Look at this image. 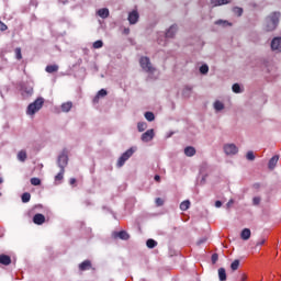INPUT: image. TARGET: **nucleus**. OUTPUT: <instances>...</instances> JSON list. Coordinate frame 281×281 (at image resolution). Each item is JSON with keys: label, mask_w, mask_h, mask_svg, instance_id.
<instances>
[{"label": "nucleus", "mask_w": 281, "mask_h": 281, "mask_svg": "<svg viewBox=\"0 0 281 281\" xmlns=\"http://www.w3.org/2000/svg\"><path fill=\"white\" fill-rule=\"evenodd\" d=\"M246 159H248V161H254L256 159V155H254V151H248L246 154Z\"/></svg>", "instance_id": "41"}, {"label": "nucleus", "mask_w": 281, "mask_h": 281, "mask_svg": "<svg viewBox=\"0 0 281 281\" xmlns=\"http://www.w3.org/2000/svg\"><path fill=\"white\" fill-rule=\"evenodd\" d=\"M148 128V124L146 122H138L137 123V131L138 133H144Z\"/></svg>", "instance_id": "29"}, {"label": "nucleus", "mask_w": 281, "mask_h": 281, "mask_svg": "<svg viewBox=\"0 0 281 281\" xmlns=\"http://www.w3.org/2000/svg\"><path fill=\"white\" fill-rule=\"evenodd\" d=\"M69 164V156L67 155V151L64 150L57 158V166L60 168V170H65Z\"/></svg>", "instance_id": "5"}, {"label": "nucleus", "mask_w": 281, "mask_h": 281, "mask_svg": "<svg viewBox=\"0 0 281 281\" xmlns=\"http://www.w3.org/2000/svg\"><path fill=\"white\" fill-rule=\"evenodd\" d=\"M140 139L142 142H144V144L153 142V139H155V130H147L145 133L142 134Z\"/></svg>", "instance_id": "7"}, {"label": "nucleus", "mask_w": 281, "mask_h": 281, "mask_svg": "<svg viewBox=\"0 0 281 281\" xmlns=\"http://www.w3.org/2000/svg\"><path fill=\"white\" fill-rule=\"evenodd\" d=\"M43 104H45V99L43 97L37 98L27 105L26 115H36V113L43 109Z\"/></svg>", "instance_id": "2"}, {"label": "nucleus", "mask_w": 281, "mask_h": 281, "mask_svg": "<svg viewBox=\"0 0 281 281\" xmlns=\"http://www.w3.org/2000/svg\"><path fill=\"white\" fill-rule=\"evenodd\" d=\"M240 238L241 240H249V238H251V229L244 228L240 233Z\"/></svg>", "instance_id": "17"}, {"label": "nucleus", "mask_w": 281, "mask_h": 281, "mask_svg": "<svg viewBox=\"0 0 281 281\" xmlns=\"http://www.w3.org/2000/svg\"><path fill=\"white\" fill-rule=\"evenodd\" d=\"M21 93L23 98H32L34 95V87L30 83H24L21 87Z\"/></svg>", "instance_id": "6"}, {"label": "nucleus", "mask_w": 281, "mask_h": 281, "mask_svg": "<svg viewBox=\"0 0 281 281\" xmlns=\"http://www.w3.org/2000/svg\"><path fill=\"white\" fill-rule=\"evenodd\" d=\"M92 47H93L94 49H102V47H104V42H102V40L95 41V42L92 44Z\"/></svg>", "instance_id": "33"}, {"label": "nucleus", "mask_w": 281, "mask_h": 281, "mask_svg": "<svg viewBox=\"0 0 281 281\" xmlns=\"http://www.w3.org/2000/svg\"><path fill=\"white\" fill-rule=\"evenodd\" d=\"M260 196H255L254 199H252V204L254 205H260Z\"/></svg>", "instance_id": "46"}, {"label": "nucleus", "mask_w": 281, "mask_h": 281, "mask_svg": "<svg viewBox=\"0 0 281 281\" xmlns=\"http://www.w3.org/2000/svg\"><path fill=\"white\" fill-rule=\"evenodd\" d=\"M238 267H240V260L236 259L231 263L232 271H237Z\"/></svg>", "instance_id": "36"}, {"label": "nucleus", "mask_w": 281, "mask_h": 281, "mask_svg": "<svg viewBox=\"0 0 281 281\" xmlns=\"http://www.w3.org/2000/svg\"><path fill=\"white\" fill-rule=\"evenodd\" d=\"M154 179H155V181H161V177H160L159 175H156V176L154 177Z\"/></svg>", "instance_id": "51"}, {"label": "nucleus", "mask_w": 281, "mask_h": 281, "mask_svg": "<svg viewBox=\"0 0 281 281\" xmlns=\"http://www.w3.org/2000/svg\"><path fill=\"white\" fill-rule=\"evenodd\" d=\"M109 9L106 8H103V9H99L98 10V15L101 18V19H109Z\"/></svg>", "instance_id": "24"}, {"label": "nucleus", "mask_w": 281, "mask_h": 281, "mask_svg": "<svg viewBox=\"0 0 281 281\" xmlns=\"http://www.w3.org/2000/svg\"><path fill=\"white\" fill-rule=\"evenodd\" d=\"M113 238H120V240H128L131 235H128L126 231H120L113 233Z\"/></svg>", "instance_id": "12"}, {"label": "nucleus", "mask_w": 281, "mask_h": 281, "mask_svg": "<svg viewBox=\"0 0 281 281\" xmlns=\"http://www.w3.org/2000/svg\"><path fill=\"white\" fill-rule=\"evenodd\" d=\"M157 207H161V205H164V200L161 198H157L155 201Z\"/></svg>", "instance_id": "44"}, {"label": "nucleus", "mask_w": 281, "mask_h": 281, "mask_svg": "<svg viewBox=\"0 0 281 281\" xmlns=\"http://www.w3.org/2000/svg\"><path fill=\"white\" fill-rule=\"evenodd\" d=\"M18 159L19 161H21L22 164L25 162V160L27 159V153L25 150H20L18 153Z\"/></svg>", "instance_id": "28"}, {"label": "nucleus", "mask_w": 281, "mask_h": 281, "mask_svg": "<svg viewBox=\"0 0 281 281\" xmlns=\"http://www.w3.org/2000/svg\"><path fill=\"white\" fill-rule=\"evenodd\" d=\"M212 265H216L218 262V254L214 252L211 257Z\"/></svg>", "instance_id": "43"}, {"label": "nucleus", "mask_w": 281, "mask_h": 281, "mask_svg": "<svg viewBox=\"0 0 281 281\" xmlns=\"http://www.w3.org/2000/svg\"><path fill=\"white\" fill-rule=\"evenodd\" d=\"M74 106V103L71 101H68L66 103L61 104V111L63 113H69L71 111V108Z\"/></svg>", "instance_id": "23"}, {"label": "nucleus", "mask_w": 281, "mask_h": 281, "mask_svg": "<svg viewBox=\"0 0 281 281\" xmlns=\"http://www.w3.org/2000/svg\"><path fill=\"white\" fill-rule=\"evenodd\" d=\"M123 33L128 35V34H131V30L130 29H124Z\"/></svg>", "instance_id": "53"}, {"label": "nucleus", "mask_w": 281, "mask_h": 281, "mask_svg": "<svg viewBox=\"0 0 281 281\" xmlns=\"http://www.w3.org/2000/svg\"><path fill=\"white\" fill-rule=\"evenodd\" d=\"M21 199H22V203H30V199H32V194H30V192H24Z\"/></svg>", "instance_id": "31"}, {"label": "nucleus", "mask_w": 281, "mask_h": 281, "mask_svg": "<svg viewBox=\"0 0 281 281\" xmlns=\"http://www.w3.org/2000/svg\"><path fill=\"white\" fill-rule=\"evenodd\" d=\"M215 25H221V27H232V22L226 20H217L215 21Z\"/></svg>", "instance_id": "25"}, {"label": "nucleus", "mask_w": 281, "mask_h": 281, "mask_svg": "<svg viewBox=\"0 0 281 281\" xmlns=\"http://www.w3.org/2000/svg\"><path fill=\"white\" fill-rule=\"evenodd\" d=\"M280 12H272L269 16L266 18V30L267 32H273L280 23Z\"/></svg>", "instance_id": "1"}, {"label": "nucleus", "mask_w": 281, "mask_h": 281, "mask_svg": "<svg viewBox=\"0 0 281 281\" xmlns=\"http://www.w3.org/2000/svg\"><path fill=\"white\" fill-rule=\"evenodd\" d=\"M213 109L216 111V113H221V111H223V109H225V104L218 100H216L213 103Z\"/></svg>", "instance_id": "22"}, {"label": "nucleus", "mask_w": 281, "mask_h": 281, "mask_svg": "<svg viewBox=\"0 0 281 281\" xmlns=\"http://www.w3.org/2000/svg\"><path fill=\"white\" fill-rule=\"evenodd\" d=\"M33 223L35 225H43V223H45V215L41 214V213H36L33 216Z\"/></svg>", "instance_id": "13"}, {"label": "nucleus", "mask_w": 281, "mask_h": 281, "mask_svg": "<svg viewBox=\"0 0 281 281\" xmlns=\"http://www.w3.org/2000/svg\"><path fill=\"white\" fill-rule=\"evenodd\" d=\"M225 155H237L238 147L235 144H226L224 145Z\"/></svg>", "instance_id": "8"}, {"label": "nucleus", "mask_w": 281, "mask_h": 281, "mask_svg": "<svg viewBox=\"0 0 281 281\" xmlns=\"http://www.w3.org/2000/svg\"><path fill=\"white\" fill-rule=\"evenodd\" d=\"M146 245L148 247V249H155V247L157 246V240L150 238L147 239Z\"/></svg>", "instance_id": "32"}, {"label": "nucleus", "mask_w": 281, "mask_h": 281, "mask_svg": "<svg viewBox=\"0 0 281 281\" xmlns=\"http://www.w3.org/2000/svg\"><path fill=\"white\" fill-rule=\"evenodd\" d=\"M31 186H41L40 178H31Z\"/></svg>", "instance_id": "42"}, {"label": "nucleus", "mask_w": 281, "mask_h": 281, "mask_svg": "<svg viewBox=\"0 0 281 281\" xmlns=\"http://www.w3.org/2000/svg\"><path fill=\"white\" fill-rule=\"evenodd\" d=\"M215 207H223V202L221 200L215 201Z\"/></svg>", "instance_id": "47"}, {"label": "nucleus", "mask_w": 281, "mask_h": 281, "mask_svg": "<svg viewBox=\"0 0 281 281\" xmlns=\"http://www.w3.org/2000/svg\"><path fill=\"white\" fill-rule=\"evenodd\" d=\"M218 280L220 281L227 280V272L225 271V268H220L218 269Z\"/></svg>", "instance_id": "26"}, {"label": "nucleus", "mask_w": 281, "mask_h": 281, "mask_svg": "<svg viewBox=\"0 0 281 281\" xmlns=\"http://www.w3.org/2000/svg\"><path fill=\"white\" fill-rule=\"evenodd\" d=\"M271 49L272 52H281V37H274L271 41Z\"/></svg>", "instance_id": "10"}, {"label": "nucleus", "mask_w": 281, "mask_h": 281, "mask_svg": "<svg viewBox=\"0 0 281 281\" xmlns=\"http://www.w3.org/2000/svg\"><path fill=\"white\" fill-rule=\"evenodd\" d=\"M280 160V156L274 155L268 162L269 170H273L276 166H278V161Z\"/></svg>", "instance_id": "15"}, {"label": "nucleus", "mask_w": 281, "mask_h": 281, "mask_svg": "<svg viewBox=\"0 0 281 281\" xmlns=\"http://www.w3.org/2000/svg\"><path fill=\"white\" fill-rule=\"evenodd\" d=\"M12 263V258L8 255H0V265H4V267H8Z\"/></svg>", "instance_id": "16"}, {"label": "nucleus", "mask_w": 281, "mask_h": 281, "mask_svg": "<svg viewBox=\"0 0 281 281\" xmlns=\"http://www.w3.org/2000/svg\"><path fill=\"white\" fill-rule=\"evenodd\" d=\"M91 269V260H85L79 265V271H89Z\"/></svg>", "instance_id": "19"}, {"label": "nucleus", "mask_w": 281, "mask_h": 281, "mask_svg": "<svg viewBox=\"0 0 281 281\" xmlns=\"http://www.w3.org/2000/svg\"><path fill=\"white\" fill-rule=\"evenodd\" d=\"M192 89H193V87L190 85L184 86V88L182 90L183 98H190V95H192Z\"/></svg>", "instance_id": "21"}, {"label": "nucleus", "mask_w": 281, "mask_h": 281, "mask_svg": "<svg viewBox=\"0 0 281 281\" xmlns=\"http://www.w3.org/2000/svg\"><path fill=\"white\" fill-rule=\"evenodd\" d=\"M106 95H109V92L106 91V89H101L98 91L97 95L93 99L94 103L100 102V98H106Z\"/></svg>", "instance_id": "14"}, {"label": "nucleus", "mask_w": 281, "mask_h": 281, "mask_svg": "<svg viewBox=\"0 0 281 281\" xmlns=\"http://www.w3.org/2000/svg\"><path fill=\"white\" fill-rule=\"evenodd\" d=\"M134 154H135V149L133 147H131L125 153H123L122 156L117 160V164H116L117 168H122V166H124L126 164V161H128V159H131V157H133Z\"/></svg>", "instance_id": "4"}, {"label": "nucleus", "mask_w": 281, "mask_h": 281, "mask_svg": "<svg viewBox=\"0 0 281 281\" xmlns=\"http://www.w3.org/2000/svg\"><path fill=\"white\" fill-rule=\"evenodd\" d=\"M178 30L179 27L177 26V24H172L165 33L166 38H175V34H177Z\"/></svg>", "instance_id": "11"}, {"label": "nucleus", "mask_w": 281, "mask_h": 281, "mask_svg": "<svg viewBox=\"0 0 281 281\" xmlns=\"http://www.w3.org/2000/svg\"><path fill=\"white\" fill-rule=\"evenodd\" d=\"M209 71H210V66H207V64H204L200 67V74H202V76L207 75Z\"/></svg>", "instance_id": "34"}, {"label": "nucleus", "mask_w": 281, "mask_h": 281, "mask_svg": "<svg viewBox=\"0 0 281 281\" xmlns=\"http://www.w3.org/2000/svg\"><path fill=\"white\" fill-rule=\"evenodd\" d=\"M14 52H15L16 60H21L23 58V55L21 53V47H16Z\"/></svg>", "instance_id": "40"}, {"label": "nucleus", "mask_w": 281, "mask_h": 281, "mask_svg": "<svg viewBox=\"0 0 281 281\" xmlns=\"http://www.w3.org/2000/svg\"><path fill=\"white\" fill-rule=\"evenodd\" d=\"M0 183H3V178H0Z\"/></svg>", "instance_id": "56"}, {"label": "nucleus", "mask_w": 281, "mask_h": 281, "mask_svg": "<svg viewBox=\"0 0 281 281\" xmlns=\"http://www.w3.org/2000/svg\"><path fill=\"white\" fill-rule=\"evenodd\" d=\"M127 21L130 22V25H135L139 21V12H137V10L130 12Z\"/></svg>", "instance_id": "9"}, {"label": "nucleus", "mask_w": 281, "mask_h": 281, "mask_svg": "<svg viewBox=\"0 0 281 281\" xmlns=\"http://www.w3.org/2000/svg\"><path fill=\"white\" fill-rule=\"evenodd\" d=\"M5 30H8V25H5V23L0 21V32H5Z\"/></svg>", "instance_id": "45"}, {"label": "nucleus", "mask_w": 281, "mask_h": 281, "mask_svg": "<svg viewBox=\"0 0 281 281\" xmlns=\"http://www.w3.org/2000/svg\"><path fill=\"white\" fill-rule=\"evenodd\" d=\"M180 210L182 212H186L188 210H190V200H186L183 202L180 203Z\"/></svg>", "instance_id": "30"}, {"label": "nucleus", "mask_w": 281, "mask_h": 281, "mask_svg": "<svg viewBox=\"0 0 281 281\" xmlns=\"http://www.w3.org/2000/svg\"><path fill=\"white\" fill-rule=\"evenodd\" d=\"M243 12H244V10L240 7L233 8V13L236 14V16H243Z\"/></svg>", "instance_id": "37"}, {"label": "nucleus", "mask_w": 281, "mask_h": 281, "mask_svg": "<svg viewBox=\"0 0 281 281\" xmlns=\"http://www.w3.org/2000/svg\"><path fill=\"white\" fill-rule=\"evenodd\" d=\"M232 89H233L234 93H243V89L240 88V86L238 83H234Z\"/></svg>", "instance_id": "39"}, {"label": "nucleus", "mask_w": 281, "mask_h": 281, "mask_svg": "<svg viewBox=\"0 0 281 281\" xmlns=\"http://www.w3.org/2000/svg\"><path fill=\"white\" fill-rule=\"evenodd\" d=\"M227 3H232V0H211L213 8H217V5H227Z\"/></svg>", "instance_id": "18"}, {"label": "nucleus", "mask_w": 281, "mask_h": 281, "mask_svg": "<svg viewBox=\"0 0 281 281\" xmlns=\"http://www.w3.org/2000/svg\"><path fill=\"white\" fill-rule=\"evenodd\" d=\"M65 177V169H60V171L55 176V181L58 182Z\"/></svg>", "instance_id": "38"}, {"label": "nucleus", "mask_w": 281, "mask_h": 281, "mask_svg": "<svg viewBox=\"0 0 281 281\" xmlns=\"http://www.w3.org/2000/svg\"><path fill=\"white\" fill-rule=\"evenodd\" d=\"M45 71L47 74H56V71H58V65H48L46 66Z\"/></svg>", "instance_id": "27"}, {"label": "nucleus", "mask_w": 281, "mask_h": 281, "mask_svg": "<svg viewBox=\"0 0 281 281\" xmlns=\"http://www.w3.org/2000/svg\"><path fill=\"white\" fill-rule=\"evenodd\" d=\"M205 238H203V239H200L199 241H198V245H203V243H205Z\"/></svg>", "instance_id": "54"}, {"label": "nucleus", "mask_w": 281, "mask_h": 281, "mask_svg": "<svg viewBox=\"0 0 281 281\" xmlns=\"http://www.w3.org/2000/svg\"><path fill=\"white\" fill-rule=\"evenodd\" d=\"M69 183H70V186H75V183H76V178H71V179L69 180Z\"/></svg>", "instance_id": "50"}, {"label": "nucleus", "mask_w": 281, "mask_h": 281, "mask_svg": "<svg viewBox=\"0 0 281 281\" xmlns=\"http://www.w3.org/2000/svg\"><path fill=\"white\" fill-rule=\"evenodd\" d=\"M139 66L145 74H155V71H157V69L153 66V63H150V58L146 56H142L139 58Z\"/></svg>", "instance_id": "3"}, {"label": "nucleus", "mask_w": 281, "mask_h": 281, "mask_svg": "<svg viewBox=\"0 0 281 281\" xmlns=\"http://www.w3.org/2000/svg\"><path fill=\"white\" fill-rule=\"evenodd\" d=\"M145 119L147 120V122H155V113L145 112Z\"/></svg>", "instance_id": "35"}, {"label": "nucleus", "mask_w": 281, "mask_h": 281, "mask_svg": "<svg viewBox=\"0 0 281 281\" xmlns=\"http://www.w3.org/2000/svg\"><path fill=\"white\" fill-rule=\"evenodd\" d=\"M240 281H247V274H241Z\"/></svg>", "instance_id": "52"}, {"label": "nucleus", "mask_w": 281, "mask_h": 281, "mask_svg": "<svg viewBox=\"0 0 281 281\" xmlns=\"http://www.w3.org/2000/svg\"><path fill=\"white\" fill-rule=\"evenodd\" d=\"M184 155L187 157H194L196 155V149L192 146H188L184 148Z\"/></svg>", "instance_id": "20"}, {"label": "nucleus", "mask_w": 281, "mask_h": 281, "mask_svg": "<svg viewBox=\"0 0 281 281\" xmlns=\"http://www.w3.org/2000/svg\"><path fill=\"white\" fill-rule=\"evenodd\" d=\"M265 243H266V239H260L259 241H257V247H262Z\"/></svg>", "instance_id": "48"}, {"label": "nucleus", "mask_w": 281, "mask_h": 281, "mask_svg": "<svg viewBox=\"0 0 281 281\" xmlns=\"http://www.w3.org/2000/svg\"><path fill=\"white\" fill-rule=\"evenodd\" d=\"M58 2H59V3H63L64 5L67 4V3H69L68 0H65V1L58 0Z\"/></svg>", "instance_id": "55"}, {"label": "nucleus", "mask_w": 281, "mask_h": 281, "mask_svg": "<svg viewBox=\"0 0 281 281\" xmlns=\"http://www.w3.org/2000/svg\"><path fill=\"white\" fill-rule=\"evenodd\" d=\"M232 205H234V200H229V201L227 202V204H226V207H227V209H231Z\"/></svg>", "instance_id": "49"}]
</instances>
